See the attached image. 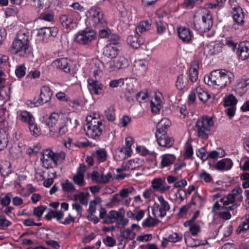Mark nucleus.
Here are the masks:
<instances>
[{
  "instance_id": "8fccbe9b",
  "label": "nucleus",
  "mask_w": 249,
  "mask_h": 249,
  "mask_svg": "<svg viewBox=\"0 0 249 249\" xmlns=\"http://www.w3.org/2000/svg\"><path fill=\"white\" fill-rule=\"evenodd\" d=\"M95 156L99 162H104L107 160V153L105 149H100L95 152Z\"/></svg>"
},
{
  "instance_id": "338daca9",
  "label": "nucleus",
  "mask_w": 249,
  "mask_h": 249,
  "mask_svg": "<svg viewBox=\"0 0 249 249\" xmlns=\"http://www.w3.org/2000/svg\"><path fill=\"white\" fill-rule=\"evenodd\" d=\"M103 241L106 245L109 247H112L116 245L115 239L110 236H107Z\"/></svg>"
},
{
  "instance_id": "6ab92c4d",
  "label": "nucleus",
  "mask_w": 249,
  "mask_h": 249,
  "mask_svg": "<svg viewBox=\"0 0 249 249\" xmlns=\"http://www.w3.org/2000/svg\"><path fill=\"white\" fill-rule=\"evenodd\" d=\"M199 69L198 62L196 61H194L191 64L190 69L186 74L188 75L189 80V83H194L196 82L198 78V71Z\"/></svg>"
},
{
  "instance_id": "f704fd0d",
  "label": "nucleus",
  "mask_w": 249,
  "mask_h": 249,
  "mask_svg": "<svg viewBox=\"0 0 249 249\" xmlns=\"http://www.w3.org/2000/svg\"><path fill=\"white\" fill-rule=\"evenodd\" d=\"M189 84V81L183 74L179 75L176 82V87L179 90H182L185 89Z\"/></svg>"
},
{
  "instance_id": "58836bf2",
  "label": "nucleus",
  "mask_w": 249,
  "mask_h": 249,
  "mask_svg": "<svg viewBox=\"0 0 249 249\" xmlns=\"http://www.w3.org/2000/svg\"><path fill=\"white\" fill-rule=\"evenodd\" d=\"M196 91L199 100L203 103L206 102L211 98V95L200 87H197Z\"/></svg>"
},
{
  "instance_id": "e433bc0d",
  "label": "nucleus",
  "mask_w": 249,
  "mask_h": 249,
  "mask_svg": "<svg viewBox=\"0 0 249 249\" xmlns=\"http://www.w3.org/2000/svg\"><path fill=\"white\" fill-rule=\"evenodd\" d=\"M122 209H119L118 211L115 210L110 211L107 214V216L103 222L107 224H110L115 222L117 221L120 212Z\"/></svg>"
},
{
  "instance_id": "49530a36",
  "label": "nucleus",
  "mask_w": 249,
  "mask_h": 249,
  "mask_svg": "<svg viewBox=\"0 0 249 249\" xmlns=\"http://www.w3.org/2000/svg\"><path fill=\"white\" fill-rule=\"evenodd\" d=\"M155 24L158 34L161 35L165 32L167 27V24L165 22L160 20L159 21H156Z\"/></svg>"
},
{
  "instance_id": "ea45409f",
  "label": "nucleus",
  "mask_w": 249,
  "mask_h": 249,
  "mask_svg": "<svg viewBox=\"0 0 249 249\" xmlns=\"http://www.w3.org/2000/svg\"><path fill=\"white\" fill-rule=\"evenodd\" d=\"M238 102L237 99L232 94L229 95L225 99L224 106L225 107H230L228 109H235V107Z\"/></svg>"
},
{
  "instance_id": "39448f33",
  "label": "nucleus",
  "mask_w": 249,
  "mask_h": 249,
  "mask_svg": "<svg viewBox=\"0 0 249 249\" xmlns=\"http://www.w3.org/2000/svg\"><path fill=\"white\" fill-rule=\"evenodd\" d=\"M86 16L90 26L97 28L104 27L107 25L101 9L97 6L91 7L86 13Z\"/></svg>"
},
{
  "instance_id": "7c9ffc66",
  "label": "nucleus",
  "mask_w": 249,
  "mask_h": 249,
  "mask_svg": "<svg viewBox=\"0 0 249 249\" xmlns=\"http://www.w3.org/2000/svg\"><path fill=\"white\" fill-rule=\"evenodd\" d=\"M233 165L232 161L230 159H223L217 162L216 165V168L220 171L229 170Z\"/></svg>"
},
{
  "instance_id": "bb28decb",
  "label": "nucleus",
  "mask_w": 249,
  "mask_h": 249,
  "mask_svg": "<svg viewBox=\"0 0 249 249\" xmlns=\"http://www.w3.org/2000/svg\"><path fill=\"white\" fill-rule=\"evenodd\" d=\"M103 53L108 58H115L118 53V47L113 44H107L104 48Z\"/></svg>"
},
{
  "instance_id": "774afa93",
  "label": "nucleus",
  "mask_w": 249,
  "mask_h": 249,
  "mask_svg": "<svg viewBox=\"0 0 249 249\" xmlns=\"http://www.w3.org/2000/svg\"><path fill=\"white\" fill-rule=\"evenodd\" d=\"M111 30L107 27L106 29H101L99 31V35L101 38H108L111 34Z\"/></svg>"
},
{
  "instance_id": "13d9d810",
  "label": "nucleus",
  "mask_w": 249,
  "mask_h": 249,
  "mask_svg": "<svg viewBox=\"0 0 249 249\" xmlns=\"http://www.w3.org/2000/svg\"><path fill=\"white\" fill-rule=\"evenodd\" d=\"M248 230H249V214L246 216V219L243 224L238 227L237 231L238 233H241Z\"/></svg>"
},
{
  "instance_id": "f8f14e48",
  "label": "nucleus",
  "mask_w": 249,
  "mask_h": 249,
  "mask_svg": "<svg viewBox=\"0 0 249 249\" xmlns=\"http://www.w3.org/2000/svg\"><path fill=\"white\" fill-rule=\"evenodd\" d=\"M224 45L221 42H211L206 45L204 48V54L207 57L218 55L222 52Z\"/></svg>"
},
{
  "instance_id": "680f3d73",
  "label": "nucleus",
  "mask_w": 249,
  "mask_h": 249,
  "mask_svg": "<svg viewBox=\"0 0 249 249\" xmlns=\"http://www.w3.org/2000/svg\"><path fill=\"white\" fill-rule=\"evenodd\" d=\"M136 149L140 154L142 156H146L147 155H151L153 156H156V153L154 152H150L148 149L143 146L137 147Z\"/></svg>"
},
{
  "instance_id": "f257e3e1",
  "label": "nucleus",
  "mask_w": 249,
  "mask_h": 249,
  "mask_svg": "<svg viewBox=\"0 0 249 249\" xmlns=\"http://www.w3.org/2000/svg\"><path fill=\"white\" fill-rule=\"evenodd\" d=\"M232 73L225 70L213 71L209 75H205L204 82L209 85L215 86V88H223L230 85L233 79Z\"/></svg>"
},
{
  "instance_id": "a18cd8bd",
  "label": "nucleus",
  "mask_w": 249,
  "mask_h": 249,
  "mask_svg": "<svg viewBox=\"0 0 249 249\" xmlns=\"http://www.w3.org/2000/svg\"><path fill=\"white\" fill-rule=\"evenodd\" d=\"M136 233L129 228L124 229L121 232V236L125 239L132 240L134 239Z\"/></svg>"
},
{
  "instance_id": "2f4dec72",
  "label": "nucleus",
  "mask_w": 249,
  "mask_h": 249,
  "mask_svg": "<svg viewBox=\"0 0 249 249\" xmlns=\"http://www.w3.org/2000/svg\"><path fill=\"white\" fill-rule=\"evenodd\" d=\"M171 121L167 118L161 119L157 124L156 133H166V130L170 126Z\"/></svg>"
},
{
  "instance_id": "69168bd1",
  "label": "nucleus",
  "mask_w": 249,
  "mask_h": 249,
  "mask_svg": "<svg viewBox=\"0 0 249 249\" xmlns=\"http://www.w3.org/2000/svg\"><path fill=\"white\" fill-rule=\"evenodd\" d=\"M138 160L136 161L135 160H128L126 163L127 167L126 168H129V170H134L138 168L140 165L137 162Z\"/></svg>"
},
{
  "instance_id": "3c124183",
  "label": "nucleus",
  "mask_w": 249,
  "mask_h": 249,
  "mask_svg": "<svg viewBox=\"0 0 249 249\" xmlns=\"http://www.w3.org/2000/svg\"><path fill=\"white\" fill-rule=\"evenodd\" d=\"M101 201L102 200L100 197H97L90 202L88 210L89 214H93L95 212L97 204L100 203Z\"/></svg>"
},
{
  "instance_id": "e2e57ef3",
  "label": "nucleus",
  "mask_w": 249,
  "mask_h": 249,
  "mask_svg": "<svg viewBox=\"0 0 249 249\" xmlns=\"http://www.w3.org/2000/svg\"><path fill=\"white\" fill-rule=\"evenodd\" d=\"M162 183V180L160 178H155L152 180V186L155 191H159Z\"/></svg>"
},
{
  "instance_id": "cd10ccee",
  "label": "nucleus",
  "mask_w": 249,
  "mask_h": 249,
  "mask_svg": "<svg viewBox=\"0 0 249 249\" xmlns=\"http://www.w3.org/2000/svg\"><path fill=\"white\" fill-rule=\"evenodd\" d=\"M157 198L160 203L159 209L160 212V216L162 217L166 215V212L170 210V205L162 196H157Z\"/></svg>"
},
{
  "instance_id": "c756f323",
  "label": "nucleus",
  "mask_w": 249,
  "mask_h": 249,
  "mask_svg": "<svg viewBox=\"0 0 249 249\" xmlns=\"http://www.w3.org/2000/svg\"><path fill=\"white\" fill-rule=\"evenodd\" d=\"M135 98L140 104H146V105H149L150 97L147 89H144L137 92Z\"/></svg>"
},
{
  "instance_id": "473e14b6",
  "label": "nucleus",
  "mask_w": 249,
  "mask_h": 249,
  "mask_svg": "<svg viewBox=\"0 0 249 249\" xmlns=\"http://www.w3.org/2000/svg\"><path fill=\"white\" fill-rule=\"evenodd\" d=\"M161 159L160 166L163 168L172 164L176 160V157L173 154H166L162 155Z\"/></svg>"
},
{
  "instance_id": "c9c22d12",
  "label": "nucleus",
  "mask_w": 249,
  "mask_h": 249,
  "mask_svg": "<svg viewBox=\"0 0 249 249\" xmlns=\"http://www.w3.org/2000/svg\"><path fill=\"white\" fill-rule=\"evenodd\" d=\"M124 212L122 208L116 222V227L118 229H122L126 226L129 222L127 218L124 217Z\"/></svg>"
},
{
  "instance_id": "09e8293b",
  "label": "nucleus",
  "mask_w": 249,
  "mask_h": 249,
  "mask_svg": "<svg viewBox=\"0 0 249 249\" xmlns=\"http://www.w3.org/2000/svg\"><path fill=\"white\" fill-rule=\"evenodd\" d=\"M238 42L235 41L232 36H228L226 38L224 45L231 48L232 51H235L237 48Z\"/></svg>"
},
{
  "instance_id": "c03bdc74",
  "label": "nucleus",
  "mask_w": 249,
  "mask_h": 249,
  "mask_svg": "<svg viewBox=\"0 0 249 249\" xmlns=\"http://www.w3.org/2000/svg\"><path fill=\"white\" fill-rule=\"evenodd\" d=\"M62 188L64 192L68 193H71L75 191L74 185L68 179L62 183Z\"/></svg>"
},
{
  "instance_id": "052dcab7",
  "label": "nucleus",
  "mask_w": 249,
  "mask_h": 249,
  "mask_svg": "<svg viewBox=\"0 0 249 249\" xmlns=\"http://www.w3.org/2000/svg\"><path fill=\"white\" fill-rule=\"evenodd\" d=\"M108 39L110 42L108 44H113L115 46H117V45L119 43L120 37L117 34L111 33Z\"/></svg>"
},
{
  "instance_id": "20e7f679",
  "label": "nucleus",
  "mask_w": 249,
  "mask_h": 249,
  "mask_svg": "<svg viewBox=\"0 0 249 249\" xmlns=\"http://www.w3.org/2000/svg\"><path fill=\"white\" fill-rule=\"evenodd\" d=\"M214 125V122L212 117L204 116L197 121L195 130L197 136L204 140L207 139L211 134Z\"/></svg>"
},
{
  "instance_id": "79ce46f5",
  "label": "nucleus",
  "mask_w": 249,
  "mask_h": 249,
  "mask_svg": "<svg viewBox=\"0 0 249 249\" xmlns=\"http://www.w3.org/2000/svg\"><path fill=\"white\" fill-rule=\"evenodd\" d=\"M136 190L132 186H128L120 190L119 195L122 198H125L130 195H136Z\"/></svg>"
},
{
  "instance_id": "0e129e2a",
  "label": "nucleus",
  "mask_w": 249,
  "mask_h": 249,
  "mask_svg": "<svg viewBox=\"0 0 249 249\" xmlns=\"http://www.w3.org/2000/svg\"><path fill=\"white\" fill-rule=\"evenodd\" d=\"M145 213L143 210H135L134 220L139 221L142 220Z\"/></svg>"
},
{
  "instance_id": "5fc2aeb1",
  "label": "nucleus",
  "mask_w": 249,
  "mask_h": 249,
  "mask_svg": "<svg viewBox=\"0 0 249 249\" xmlns=\"http://www.w3.org/2000/svg\"><path fill=\"white\" fill-rule=\"evenodd\" d=\"M124 78H120L118 79H113L110 81L109 86L112 88L121 87L124 85Z\"/></svg>"
},
{
  "instance_id": "603ef678",
  "label": "nucleus",
  "mask_w": 249,
  "mask_h": 249,
  "mask_svg": "<svg viewBox=\"0 0 249 249\" xmlns=\"http://www.w3.org/2000/svg\"><path fill=\"white\" fill-rule=\"evenodd\" d=\"M29 125V128L31 133L35 137L38 136L41 134V130L36 124L34 123H30Z\"/></svg>"
},
{
  "instance_id": "f3484780",
  "label": "nucleus",
  "mask_w": 249,
  "mask_h": 249,
  "mask_svg": "<svg viewBox=\"0 0 249 249\" xmlns=\"http://www.w3.org/2000/svg\"><path fill=\"white\" fill-rule=\"evenodd\" d=\"M129 66L128 60L124 56L116 58L110 62V67L112 71L124 69Z\"/></svg>"
},
{
  "instance_id": "a19ab883",
  "label": "nucleus",
  "mask_w": 249,
  "mask_h": 249,
  "mask_svg": "<svg viewBox=\"0 0 249 249\" xmlns=\"http://www.w3.org/2000/svg\"><path fill=\"white\" fill-rule=\"evenodd\" d=\"M29 33L28 32H24L22 30L19 31L16 36V38L15 40H18V41L23 42L26 44H29Z\"/></svg>"
},
{
  "instance_id": "72a5a7b5",
  "label": "nucleus",
  "mask_w": 249,
  "mask_h": 249,
  "mask_svg": "<svg viewBox=\"0 0 249 249\" xmlns=\"http://www.w3.org/2000/svg\"><path fill=\"white\" fill-rule=\"evenodd\" d=\"M163 98L161 92L156 93L154 97V101L150 99L149 102V105L151 109H154L156 107V109H160L161 104L162 103V99Z\"/></svg>"
},
{
  "instance_id": "412c9836",
  "label": "nucleus",
  "mask_w": 249,
  "mask_h": 249,
  "mask_svg": "<svg viewBox=\"0 0 249 249\" xmlns=\"http://www.w3.org/2000/svg\"><path fill=\"white\" fill-rule=\"evenodd\" d=\"M237 53L239 59L242 60L248 59L249 57V41L241 42L239 45Z\"/></svg>"
},
{
  "instance_id": "bf43d9fd",
  "label": "nucleus",
  "mask_w": 249,
  "mask_h": 249,
  "mask_svg": "<svg viewBox=\"0 0 249 249\" xmlns=\"http://www.w3.org/2000/svg\"><path fill=\"white\" fill-rule=\"evenodd\" d=\"M204 202V199L199 195H197L192 198L191 204L194 205H198L200 208L202 207Z\"/></svg>"
},
{
  "instance_id": "f03ea898",
  "label": "nucleus",
  "mask_w": 249,
  "mask_h": 249,
  "mask_svg": "<svg viewBox=\"0 0 249 249\" xmlns=\"http://www.w3.org/2000/svg\"><path fill=\"white\" fill-rule=\"evenodd\" d=\"M86 135L90 139L99 140L105 131V124L99 118V115L93 114L86 118Z\"/></svg>"
},
{
  "instance_id": "4c0bfd02",
  "label": "nucleus",
  "mask_w": 249,
  "mask_h": 249,
  "mask_svg": "<svg viewBox=\"0 0 249 249\" xmlns=\"http://www.w3.org/2000/svg\"><path fill=\"white\" fill-rule=\"evenodd\" d=\"M151 27V23L147 20L140 22L136 28V34L138 35H142L146 32Z\"/></svg>"
},
{
  "instance_id": "37998d69",
  "label": "nucleus",
  "mask_w": 249,
  "mask_h": 249,
  "mask_svg": "<svg viewBox=\"0 0 249 249\" xmlns=\"http://www.w3.org/2000/svg\"><path fill=\"white\" fill-rule=\"evenodd\" d=\"M8 142L7 135L3 129H0V151L6 147Z\"/></svg>"
},
{
  "instance_id": "5701e85b",
  "label": "nucleus",
  "mask_w": 249,
  "mask_h": 249,
  "mask_svg": "<svg viewBox=\"0 0 249 249\" xmlns=\"http://www.w3.org/2000/svg\"><path fill=\"white\" fill-rule=\"evenodd\" d=\"M232 18L233 21L238 25H243L244 23V14L243 9L240 7L232 8Z\"/></svg>"
},
{
  "instance_id": "1a4fd4ad",
  "label": "nucleus",
  "mask_w": 249,
  "mask_h": 249,
  "mask_svg": "<svg viewBox=\"0 0 249 249\" xmlns=\"http://www.w3.org/2000/svg\"><path fill=\"white\" fill-rule=\"evenodd\" d=\"M52 65L54 68L66 73L74 74L75 72V65L73 62L66 57L55 59L53 62Z\"/></svg>"
},
{
  "instance_id": "9b49d317",
  "label": "nucleus",
  "mask_w": 249,
  "mask_h": 249,
  "mask_svg": "<svg viewBox=\"0 0 249 249\" xmlns=\"http://www.w3.org/2000/svg\"><path fill=\"white\" fill-rule=\"evenodd\" d=\"M69 120L68 114L63 112L62 110H56L52 112L49 117L46 119V124L49 128H52L58 121L65 123Z\"/></svg>"
},
{
  "instance_id": "dca6fc26",
  "label": "nucleus",
  "mask_w": 249,
  "mask_h": 249,
  "mask_svg": "<svg viewBox=\"0 0 249 249\" xmlns=\"http://www.w3.org/2000/svg\"><path fill=\"white\" fill-rule=\"evenodd\" d=\"M156 137L159 145L170 147L174 143V139L169 137L166 133H156Z\"/></svg>"
},
{
  "instance_id": "ddd939ff",
  "label": "nucleus",
  "mask_w": 249,
  "mask_h": 249,
  "mask_svg": "<svg viewBox=\"0 0 249 249\" xmlns=\"http://www.w3.org/2000/svg\"><path fill=\"white\" fill-rule=\"evenodd\" d=\"M178 36L181 41L186 44L190 43L194 38L193 32L189 28L180 26L177 28Z\"/></svg>"
},
{
  "instance_id": "c85d7f7f",
  "label": "nucleus",
  "mask_w": 249,
  "mask_h": 249,
  "mask_svg": "<svg viewBox=\"0 0 249 249\" xmlns=\"http://www.w3.org/2000/svg\"><path fill=\"white\" fill-rule=\"evenodd\" d=\"M18 118L23 122L27 123L28 124L34 123L35 120L33 116L28 111L24 110L18 112Z\"/></svg>"
},
{
  "instance_id": "423d86ee",
  "label": "nucleus",
  "mask_w": 249,
  "mask_h": 249,
  "mask_svg": "<svg viewBox=\"0 0 249 249\" xmlns=\"http://www.w3.org/2000/svg\"><path fill=\"white\" fill-rule=\"evenodd\" d=\"M213 25L212 16L209 11L203 13L201 18L196 19L194 21V28L201 33L208 32L211 29Z\"/></svg>"
},
{
  "instance_id": "9d476101",
  "label": "nucleus",
  "mask_w": 249,
  "mask_h": 249,
  "mask_svg": "<svg viewBox=\"0 0 249 249\" xmlns=\"http://www.w3.org/2000/svg\"><path fill=\"white\" fill-rule=\"evenodd\" d=\"M78 13L71 11L67 15H62L60 17L59 20L62 26L67 30H71L77 27Z\"/></svg>"
},
{
  "instance_id": "4468645a",
  "label": "nucleus",
  "mask_w": 249,
  "mask_h": 249,
  "mask_svg": "<svg viewBox=\"0 0 249 249\" xmlns=\"http://www.w3.org/2000/svg\"><path fill=\"white\" fill-rule=\"evenodd\" d=\"M58 30L56 27H44L38 30L37 36L42 40L50 37H54L58 34Z\"/></svg>"
},
{
  "instance_id": "4be33fe9",
  "label": "nucleus",
  "mask_w": 249,
  "mask_h": 249,
  "mask_svg": "<svg viewBox=\"0 0 249 249\" xmlns=\"http://www.w3.org/2000/svg\"><path fill=\"white\" fill-rule=\"evenodd\" d=\"M53 92L48 86H42L40 89V94L38 98L42 104L48 102L51 98Z\"/></svg>"
},
{
  "instance_id": "a211bd4d",
  "label": "nucleus",
  "mask_w": 249,
  "mask_h": 249,
  "mask_svg": "<svg viewBox=\"0 0 249 249\" xmlns=\"http://www.w3.org/2000/svg\"><path fill=\"white\" fill-rule=\"evenodd\" d=\"M86 166L81 165L78 168L76 174L72 178V180L75 184L80 187L84 186L86 184L84 180V173L86 171Z\"/></svg>"
},
{
  "instance_id": "6e6552de",
  "label": "nucleus",
  "mask_w": 249,
  "mask_h": 249,
  "mask_svg": "<svg viewBox=\"0 0 249 249\" xmlns=\"http://www.w3.org/2000/svg\"><path fill=\"white\" fill-rule=\"evenodd\" d=\"M12 51L14 54L21 57L31 58L33 56L32 49L29 44L14 40L12 45Z\"/></svg>"
},
{
  "instance_id": "de8ad7c7",
  "label": "nucleus",
  "mask_w": 249,
  "mask_h": 249,
  "mask_svg": "<svg viewBox=\"0 0 249 249\" xmlns=\"http://www.w3.org/2000/svg\"><path fill=\"white\" fill-rule=\"evenodd\" d=\"M26 68L24 64H21L17 66L15 73L16 76L18 78H22L25 75Z\"/></svg>"
},
{
  "instance_id": "a878e982",
  "label": "nucleus",
  "mask_w": 249,
  "mask_h": 249,
  "mask_svg": "<svg viewBox=\"0 0 249 249\" xmlns=\"http://www.w3.org/2000/svg\"><path fill=\"white\" fill-rule=\"evenodd\" d=\"M133 143V142L132 138L129 137L125 139V147L121 148L116 152V154H118L119 157L120 155H122V157L117 159V160H121L126 158L125 152L129 153L131 151V146Z\"/></svg>"
},
{
  "instance_id": "b1692460",
  "label": "nucleus",
  "mask_w": 249,
  "mask_h": 249,
  "mask_svg": "<svg viewBox=\"0 0 249 249\" xmlns=\"http://www.w3.org/2000/svg\"><path fill=\"white\" fill-rule=\"evenodd\" d=\"M127 42L133 48L138 49L141 45L143 44L144 39L141 36V35L136 34L134 36H129L127 38Z\"/></svg>"
},
{
  "instance_id": "7ed1b4c3",
  "label": "nucleus",
  "mask_w": 249,
  "mask_h": 249,
  "mask_svg": "<svg viewBox=\"0 0 249 249\" xmlns=\"http://www.w3.org/2000/svg\"><path fill=\"white\" fill-rule=\"evenodd\" d=\"M41 155L40 160L42 166L47 169L56 166L58 163L62 162L65 158L64 152L54 153L50 149L45 150Z\"/></svg>"
},
{
  "instance_id": "6e6d98bb",
  "label": "nucleus",
  "mask_w": 249,
  "mask_h": 249,
  "mask_svg": "<svg viewBox=\"0 0 249 249\" xmlns=\"http://www.w3.org/2000/svg\"><path fill=\"white\" fill-rule=\"evenodd\" d=\"M182 238V236L181 234L174 232L169 235L167 238L166 242H171L173 243H176L181 241Z\"/></svg>"
},
{
  "instance_id": "4d7b16f0",
  "label": "nucleus",
  "mask_w": 249,
  "mask_h": 249,
  "mask_svg": "<svg viewBox=\"0 0 249 249\" xmlns=\"http://www.w3.org/2000/svg\"><path fill=\"white\" fill-rule=\"evenodd\" d=\"M235 201L234 195H228L226 197L222 198L220 201L222 202L224 207H227L230 204H232Z\"/></svg>"
},
{
  "instance_id": "393cba45",
  "label": "nucleus",
  "mask_w": 249,
  "mask_h": 249,
  "mask_svg": "<svg viewBox=\"0 0 249 249\" xmlns=\"http://www.w3.org/2000/svg\"><path fill=\"white\" fill-rule=\"evenodd\" d=\"M56 97L57 99L60 101H65L67 104L71 107H76L79 106V102L77 100L71 99L70 98L66 96L65 93L59 91L56 94Z\"/></svg>"
},
{
  "instance_id": "aec40b11",
  "label": "nucleus",
  "mask_w": 249,
  "mask_h": 249,
  "mask_svg": "<svg viewBox=\"0 0 249 249\" xmlns=\"http://www.w3.org/2000/svg\"><path fill=\"white\" fill-rule=\"evenodd\" d=\"M184 240L188 247L191 248H196L200 246H204L208 244L206 240H199L195 239L190 236L189 233L186 232L184 234Z\"/></svg>"
},
{
  "instance_id": "0eeeda50",
  "label": "nucleus",
  "mask_w": 249,
  "mask_h": 249,
  "mask_svg": "<svg viewBox=\"0 0 249 249\" xmlns=\"http://www.w3.org/2000/svg\"><path fill=\"white\" fill-rule=\"evenodd\" d=\"M96 37V32L89 28L79 30L75 35V42L81 45H89Z\"/></svg>"
},
{
  "instance_id": "864d4df0",
  "label": "nucleus",
  "mask_w": 249,
  "mask_h": 249,
  "mask_svg": "<svg viewBox=\"0 0 249 249\" xmlns=\"http://www.w3.org/2000/svg\"><path fill=\"white\" fill-rule=\"evenodd\" d=\"M157 223L158 221L156 219L149 216L143 221L142 225L143 227H151L155 226Z\"/></svg>"
},
{
  "instance_id": "2eb2a0df",
  "label": "nucleus",
  "mask_w": 249,
  "mask_h": 249,
  "mask_svg": "<svg viewBox=\"0 0 249 249\" xmlns=\"http://www.w3.org/2000/svg\"><path fill=\"white\" fill-rule=\"evenodd\" d=\"M87 83L88 89L91 94L96 95L102 94L103 85L99 81L94 80L92 78H88Z\"/></svg>"
}]
</instances>
